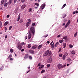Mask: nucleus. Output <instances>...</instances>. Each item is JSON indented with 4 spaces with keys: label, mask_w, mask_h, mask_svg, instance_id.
Masks as SVG:
<instances>
[{
    "label": "nucleus",
    "mask_w": 78,
    "mask_h": 78,
    "mask_svg": "<svg viewBox=\"0 0 78 78\" xmlns=\"http://www.w3.org/2000/svg\"><path fill=\"white\" fill-rule=\"evenodd\" d=\"M17 47L19 50H20L22 49V46H21V44L20 43H18L17 44Z\"/></svg>",
    "instance_id": "nucleus-3"
},
{
    "label": "nucleus",
    "mask_w": 78,
    "mask_h": 78,
    "mask_svg": "<svg viewBox=\"0 0 78 78\" xmlns=\"http://www.w3.org/2000/svg\"><path fill=\"white\" fill-rule=\"evenodd\" d=\"M47 36H48V34H47L46 35H45L44 36V37H47Z\"/></svg>",
    "instance_id": "nucleus-53"
},
{
    "label": "nucleus",
    "mask_w": 78,
    "mask_h": 78,
    "mask_svg": "<svg viewBox=\"0 0 78 78\" xmlns=\"http://www.w3.org/2000/svg\"><path fill=\"white\" fill-rule=\"evenodd\" d=\"M7 18H9V15H7Z\"/></svg>",
    "instance_id": "nucleus-56"
},
{
    "label": "nucleus",
    "mask_w": 78,
    "mask_h": 78,
    "mask_svg": "<svg viewBox=\"0 0 78 78\" xmlns=\"http://www.w3.org/2000/svg\"><path fill=\"white\" fill-rule=\"evenodd\" d=\"M58 67V69H62V65L60 64H59L57 65Z\"/></svg>",
    "instance_id": "nucleus-6"
},
{
    "label": "nucleus",
    "mask_w": 78,
    "mask_h": 78,
    "mask_svg": "<svg viewBox=\"0 0 78 78\" xmlns=\"http://www.w3.org/2000/svg\"><path fill=\"white\" fill-rule=\"evenodd\" d=\"M2 21L0 20V27L2 28Z\"/></svg>",
    "instance_id": "nucleus-26"
},
{
    "label": "nucleus",
    "mask_w": 78,
    "mask_h": 78,
    "mask_svg": "<svg viewBox=\"0 0 78 78\" xmlns=\"http://www.w3.org/2000/svg\"><path fill=\"white\" fill-rule=\"evenodd\" d=\"M4 6H5L6 7V6H8V3H5L4 5Z\"/></svg>",
    "instance_id": "nucleus-39"
},
{
    "label": "nucleus",
    "mask_w": 78,
    "mask_h": 78,
    "mask_svg": "<svg viewBox=\"0 0 78 78\" xmlns=\"http://www.w3.org/2000/svg\"><path fill=\"white\" fill-rule=\"evenodd\" d=\"M39 67V69H42V68H43L44 67V65H41Z\"/></svg>",
    "instance_id": "nucleus-14"
},
{
    "label": "nucleus",
    "mask_w": 78,
    "mask_h": 78,
    "mask_svg": "<svg viewBox=\"0 0 78 78\" xmlns=\"http://www.w3.org/2000/svg\"><path fill=\"white\" fill-rule=\"evenodd\" d=\"M28 54H25V56L24 57V58L27 59L28 58Z\"/></svg>",
    "instance_id": "nucleus-11"
},
{
    "label": "nucleus",
    "mask_w": 78,
    "mask_h": 78,
    "mask_svg": "<svg viewBox=\"0 0 78 78\" xmlns=\"http://www.w3.org/2000/svg\"><path fill=\"white\" fill-rule=\"evenodd\" d=\"M24 51V49H21V51Z\"/></svg>",
    "instance_id": "nucleus-60"
},
{
    "label": "nucleus",
    "mask_w": 78,
    "mask_h": 78,
    "mask_svg": "<svg viewBox=\"0 0 78 78\" xmlns=\"http://www.w3.org/2000/svg\"><path fill=\"white\" fill-rule=\"evenodd\" d=\"M62 54H59V57H62Z\"/></svg>",
    "instance_id": "nucleus-47"
},
{
    "label": "nucleus",
    "mask_w": 78,
    "mask_h": 78,
    "mask_svg": "<svg viewBox=\"0 0 78 78\" xmlns=\"http://www.w3.org/2000/svg\"><path fill=\"white\" fill-rule=\"evenodd\" d=\"M12 2V0H9L8 3L9 4V5H11V2Z\"/></svg>",
    "instance_id": "nucleus-20"
},
{
    "label": "nucleus",
    "mask_w": 78,
    "mask_h": 78,
    "mask_svg": "<svg viewBox=\"0 0 78 78\" xmlns=\"http://www.w3.org/2000/svg\"><path fill=\"white\" fill-rule=\"evenodd\" d=\"M37 47V46H36V45L33 46L32 47V49H33V50H34V49H36V47Z\"/></svg>",
    "instance_id": "nucleus-12"
},
{
    "label": "nucleus",
    "mask_w": 78,
    "mask_h": 78,
    "mask_svg": "<svg viewBox=\"0 0 78 78\" xmlns=\"http://www.w3.org/2000/svg\"><path fill=\"white\" fill-rule=\"evenodd\" d=\"M25 7H26L25 4H23L21 6V8L22 9H25Z\"/></svg>",
    "instance_id": "nucleus-7"
},
{
    "label": "nucleus",
    "mask_w": 78,
    "mask_h": 78,
    "mask_svg": "<svg viewBox=\"0 0 78 78\" xmlns=\"http://www.w3.org/2000/svg\"><path fill=\"white\" fill-rule=\"evenodd\" d=\"M31 22V20H30V19H29L28 20V22H29V23H30Z\"/></svg>",
    "instance_id": "nucleus-42"
},
{
    "label": "nucleus",
    "mask_w": 78,
    "mask_h": 78,
    "mask_svg": "<svg viewBox=\"0 0 78 78\" xmlns=\"http://www.w3.org/2000/svg\"><path fill=\"white\" fill-rule=\"evenodd\" d=\"M20 20V17H18L17 21H19Z\"/></svg>",
    "instance_id": "nucleus-52"
},
{
    "label": "nucleus",
    "mask_w": 78,
    "mask_h": 78,
    "mask_svg": "<svg viewBox=\"0 0 78 78\" xmlns=\"http://www.w3.org/2000/svg\"><path fill=\"white\" fill-rule=\"evenodd\" d=\"M48 53H49V54L48 56H50L51 55V51H49V50H47L44 53L43 56H47L48 55Z\"/></svg>",
    "instance_id": "nucleus-1"
},
{
    "label": "nucleus",
    "mask_w": 78,
    "mask_h": 78,
    "mask_svg": "<svg viewBox=\"0 0 78 78\" xmlns=\"http://www.w3.org/2000/svg\"><path fill=\"white\" fill-rule=\"evenodd\" d=\"M47 66L48 68V67L50 66V64H48L47 65Z\"/></svg>",
    "instance_id": "nucleus-48"
},
{
    "label": "nucleus",
    "mask_w": 78,
    "mask_h": 78,
    "mask_svg": "<svg viewBox=\"0 0 78 78\" xmlns=\"http://www.w3.org/2000/svg\"><path fill=\"white\" fill-rule=\"evenodd\" d=\"M64 42L63 40H61L59 41V42H60V43H62V42Z\"/></svg>",
    "instance_id": "nucleus-28"
},
{
    "label": "nucleus",
    "mask_w": 78,
    "mask_h": 78,
    "mask_svg": "<svg viewBox=\"0 0 78 78\" xmlns=\"http://www.w3.org/2000/svg\"><path fill=\"white\" fill-rule=\"evenodd\" d=\"M42 47V45L41 44L38 46V49H41Z\"/></svg>",
    "instance_id": "nucleus-13"
},
{
    "label": "nucleus",
    "mask_w": 78,
    "mask_h": 78,
    "mask_svg": "<svg viewBox=\"0 0 78 78\" xmlns=\"http://www.w3.org/2000/svg\"><path fill=\"white\" fill-rule=\"evenodd\" d=\"M68 25H69V24H66L65 26V28H66L67 27H68Z\"/></svg>",
    "instance_id": "nucleus-41"
},
{
    "label": "nucleus",
    "mask_w": 78,
    "mask_h": 78,
    "mask_svg": "<svg viewBox=\"0 0 78 78\" xmlns=\"http://www.w3.org/2000/svg\"><path fill=\"white\" fill-rule=\"evenodd\" d=\"M29 25H30V23L27 22L26 24V27H27H27H29Z\"/></svg>",
    "instance_id": "nucleus-10"
},
{
    "label": "nucleus",
    "mask_w": 78,
    "mask_h": 78,
    "mask_svg": "<svg viewBox=\"0 0 78 78\" xmlns=\"http://www.w3.org/2000/svg\"><path fill=\"white\" fill-rule=\"evenodd\" d=\"M29 58L31 60L32 59L33 57H32L31 56H29Z\"/></svg>",
    "instance_id": "nucleus-32"
},
{
    "label": "nucleus",
    "mask_w": 78,
    "mask_h": 78,
    "mask_svg": "<svg viewBox=\"0 0 78 78\" xmlns=\"http://www.w3.org/2000/svg\"><path fill=\"white\" fill-rule=\"evenodd\" d=\"M66 4H65L64 5H63V6L62 7V9L64 8V7H65V6H66Z\"/></svg>",
    "instance_id": "nucleus-27"
},
{
    "label": "nucleus",
    "mask_w": 78,
    "mask_h": 78,
    "mask_svg": "<svg viewBox=\"0 0 78 78\" xmlns=\"http://www.w3.org/2000/svg\"><path fill=\"white\" fill-rule=\"evenodd\" d=\"M66 55H64L62 57V59L63 60H65V59H66Z\"/></svg>",
    "instance_id": "nucleus-21"
},
{
    "label": "nucleus",
    "mask_w": 78,
    "mask_h": 78,
    "mask_svg": "<svg viewBox=\"0 0 78 78\" xmlns=\"http://www.w3.org/2000/svg\"><path fill=\"white\" fill-rule=\"evenodd\" d=\"M16 11H18V10H19L18 8V7L16 9Z\"/></svg>",
    "instance_id": "nucleus-59"
},
{
    "label": "nucleus",
    "mask_w": 78,
    "mask_h": 78,
    "mask_svg": "<svg viewBox=\"0 0 78 78\" xmlns=\"http://www.w3.org/2000/svg\"><path fill=\"white\" fill-rule=\"evenodd\" d=\"M32 8H30V9H29V12H30L31 11H33V10H32Z\"/></svg>",
    "instance_id": "nucleus-44"
},
{
    "label": "nucleus",
    "mask_w": 78,
    "mask_h": 78,
    "mask_svg": "<svg viewBox=\"0 0 78 78\" xmlns=\"http://www.w3.org/2000/svg\"><path fill=\"white\" fill-rule=\"evenodd\" d=\"M45 7V4H43L40 8V11H42V9H44Z\"/></svg>",
    "instance_id": "nucleus-4"
},
{
    "label": "nucleus",
    "mask_w": 78,
    "mask_h": 78,
    "mask_svg": "<svg viewBox=\"0 0 78 78\" xmlns=\"http://www.w3.org/2000/svg\"><path fill=\"white\" fill-rule=\"evenodd\" d=\"M4 1H5V0H2L1 1V4L3 5V2H4Z\"/></svg>",
    "instance_id": "nucleus-34"
},
{
    "label": "nucleus",
    "mask_w": 78,
    "mask_h": 78,
    "mask_svg": "<svg viewBox=\"0 0 78 78\" xmlns=\"http://www.w3.org/2000/svg\"><path fill=\"white\" fill-rule=\"evenodd\" d=\"M68 60L69 62H70V61H71V59H70V58H69L68 59Z\"/></svg>",
    "instance_id": "nucleus-54"
},
{
    "label": "nucleus",
    "mask_w": 78,
    "mask_h": 78,
    "mask_svg": "<svg viewBox=\"0 0 78 78\" xmlns=\"http://www.w3.org/2000/svg\"><path fill=\"white\" fill-rule=\"evenodd\" d=\"M78 33V32L77 31L74 35V37H76V36H77V34Z\"/></svg>",
    "instance_id": "nucleus-23"
},
{
    "label": "nucleus",
    "mask_w": 78,
    "mask_h": 78,
    "mask_svg": "<svg viewBox=\"0 0 78 78\" xmlns=\"http://www.w3.org/2000/svg\"><path fill=\"white\" fill-rule=\"evenodd\" d=\"M17 0H14V3H16V2H17Z\"/></svg>",
    "instance_id": "nucleus-51"
},
{
    "label": "nucleus",
    "mask_w": 78,
    "mask_h": 78,
    "mask_svg": "<svg viewBox=\"0 0 78 78\" xmlns=\"http://www.w3.org/2000/svg\"><path fill=\"white\" fill-rule=\"evenodd\" d=\"M67 65V64H65L64 65H63L62 66V68L64 67H65Z\"/></svg>",
    "instance_id": "nucleus-37"
},
{
    "label": "nucleus",
    "mask_w": 78,
    "mask_h": 78,
    "mask_svg": "<svg viewBox=\"0 0 78 78\" xmlns=\"http://www.w3.org/2000/svg\"><path fill=\"white\" fill-rule=\"evenodd\" d=\"M70 20H69L67 23V24H68V25L70 24Z\"/></svg>",
    "instance_id": "nucleus-35"
},
{
    "label": "nucleus",
    "mask_w": 78,
    "mask_h": 78,
    "mask_svg": "<svg viewBox=\"0 0 78 78\" xmlns=\"http://www.w3.org/2000/svg\"><path fill=\"white\" fill-rule=\"evenodd\" d=\"M53 41H52L50 44V45H52V44H53Z\"/></svg>",
    "instance_id": "nucleus-55"
},
{
    "label": "nucleus",
    "mask_w": 78,
    "mask_h": 78,
    "mask_svg": "<svg viewBox=\"0 0 78 78\" xmlns=\"http://www.w3.org/2000/svg\"><path fill=\"white\" fill-rule=\"evenodd\" d=\"M52 58L53 57H52V56H50L48 60V63H51V62Z\"/></svg>",
    "instance_id": "nucleus-5"
},
{
    "label": "nucleus",
    "mask_w": 78,
    "mask_h": 78,
    "mask_svg": "<svg viewBox=\"0 0 78 78\" xmlns=\"http://www.w3.org/2000/svg\"><path fill=\"white\" fill-rule=\"evenodd\" d=\"M31 47V44H29L27 46V47H28V48H30Z\"/></svg>",
    "instance_id": "nucleus-25"
},
{
    "label": "nucleus",
    "mask_w": 78,
    "mask_h": 78,
    "mask_svg": "<svg viewBox=\"0 0 78 78\" xmlns=\"http://www.w3.org/2000/svg\"><path fill=\"white\" fill-rule=\"evenodd\" d=\"M54 47H55V44L53 43V44L52 45H51V48H53Z\"/></svg>",
    "instance_id": "nucleus-17"
},
{
    "label": "nucleus",
    "mask_w": 78,
    "mask_h": 78,
    "mask_svg": "<svg viewBox=\"0 0 78 78\" xmlns=\"http://www.w3.org/2000/svg\"><path fill=\"white\" fill-rule=\"evenodd\" d=\"M25 0H21V2L22 3H24V2H25Z\"/></svg>",
    "instance_id": "nucleus-43"
},
{
    "label": "nucleus",
    "mask_w": 78,
    "mask_h": 78,
    "mask_svg": "<svg viewBox=\"0 0 78 78\" xmlns=\"http://www.w3.org/2000/svg\"><path fill=\"white\" fill-rule=\"evenodd\" d=\"M31 33H32V34H34V28L33 27H30V31L29 32Z\"/></svg>",
    "instance_id": "nucleus-2"
},
{
    "label": "nucleus",
    "mask_w": 78,
    "mask_h": 78,
    "mask_svg": "<svg viewBox=\"0 0 78 78\" xmlns=\"http://www.w3.org/2000/svg\"><path fill=\"white\" fill-rule=\"evenodd\" d=\"M35 25V23H32V26H34Z\"/></svg>",
    "instance_id": "nucleus-58"
},
{
    "label": "nucleus",
    "mask_w": 78,
    "mask_h": 78,
    "mask_svg": "<svg viewBox=\"0 0 78 78\" xmlns=\"http://www.w3.org/2000/svg\"><path fill=\"white\" fill-rule=\"evenodd\" d=\"M45 72V70H42L41 72V73H44V72Z\"/></svg>",
    "instance_id": "nucleus-45"
},
{
    "label": "nucleus",
    "mask_w": 78,
    "mask_h": 78,
    "mask_svg": "<svg viewBox=\"0 0 78 78\" xmlns=\"http://www.w3.org/2000/svg\"><path fill=\"white\" fill-rule=\"evenodd\" d=\"M27 38H28V36H26L25 37V40L27 39Z\"/></svg>",
    "instance_id": "nucleus-50"
},
{
    "label": "nucleus",
    "mask_w": 78,
    "mask_h": 78,
    "mask_svg": "<svg viewBox=\"0 0 78 78\" xmlns=\"http://www.w3.org/2000/svg\"><path fill=\"white\" fill-rule=\"evenodd\" d=\"M12 26H10L9 27V30H11V28H12Z\"/></svg>",
    "instance_id": "nucleus-30"
},
{
    "label": "nucleus",
    "mask_w": 78,
    "mask_h": 78,
    "mask_svg": "<svg viewBox=\"0 0 78 78\" xmlns=\"http://www.w3.org/2000/svg\"><path fill=\"white\" fill-rule=\"evenodd\" d=\"M47 44H50V42L49 41H47L46 42Z\"/></svg>",
    "instance_id": "nucleus-64"
},
{
    "label": "nucleus",
    "mask_w": 78,
    "mask_h": 78,
    "mask_svg": "<svg viewBox=\"0 0 78 78\" xmlns=\"http://www.w3.org/2000/svg\"><path fill=\"white\" fill-rule=\"evenodd\" d=\"M61 36V35H58V36L57 37H60Z\"/></svg>",
    "instance_id": "nucleus-63"
},
{
    "label": "nucleus",
    "mask_w": 78,
    "mask_h": 78,
    "mask_svg": "<svg viewBox=\"0 0 78 78\" xmlns=\"http://www.w3.org/2000/svg\"><path fill=\"white\" fill-rule=\"evenodd\" d=\"M23 22V20L21 19L20 21V23H22Z\"/></svg>",
    "instance_id": "nucleus-40"
},
{
    "label": "nucleus",
    "mask_w": 78,
    "mask_h": 78,
    "mask_svg": "<svg viewBox=\"0 0 78 78\" xmlns=\"http://www.w3.org/2000/svg\"><path fill=\"white\" fill-rule=\"evenodd\" d=\"M35 5H36L38 7L39 6V4H38L37 3H35Z\"/></svg>",
    "instance_id": "nucleus-31"
},
{
    "label": "nucleus",
    "mask_w": 78,
    "mask_h": 78,
    "mask_svg": "<svg viewBox=\"0 0 78 78\" xmlns=\"http://www.w3.org/2000/svg\"><path fill=\"white\" fill-rule=\"evenodd\" d=\"M9 59H10V61H12V60H13V59L12 58H9Z\"/></svg>",
    "instance_id": "nucleus-46"
},
{
    "label": "nucleus",
    "mask_w": 78,
    "mask_h": 78,
    "mask_svg": "<svg viewBox=\"0 0 78 78\" xmlns=\"http://www.w3.org/2000/svg\"><path fill=\"white\" fill-rule=\"evenodd\" d=\"M59 44V42H57L56 43L54 46V47H57V45H58Z\"/></svg>",
    "instance_id": "nucleus-15"
},
{
    "label": "nucleus",
    "mask_w": 78,
    "mask_h": 78,
    "mask_svg": "<svg viewBox=\"0 0 78 78\" xmlns=\"http://www.w3.org/2000/svg\"><path fill=\"white\" fill-rule=\"evenodd\" d=\"M31 33H30V32H29V35L28 36V39H30V38H31Z\"/></svg>",
    "instance_id": "nucleus-9"
},
{
    "label": "nucleus",
    "mask_w": 78,
    "mask_h": 78,
    "mask_svg": "<svg viewBox=\"0 0 78 78\" xmlns=\"http://www.w3.org/2000/svg\"><path fill=\"white\" fill-rule=\"evenodd\" d=\"M71 53V54H75V51H72Z\"/></svg>",
    "instance_id": "nucleus-22"
},
{
    "label": "nucleus",
    "mask_w": 78,
    "mask_h": 78,
    "mask_svg": "<svg viewBox=\"0 0 78 78\" xmlns=\"http://www.w3.org/2000/svg\"><path fill=\"white\" fill-rule=\"evenodd\" d=\"M69 55V53H67V52H66L65 54V55L67 56H68V55Z\"/></svg>",
    "instance_id": "nucleus-29"
},
{
    "label": "nucleus",
    "mask_w": 78,
    "mask_h": 78,
    "mask_svg": "<svg viewBox=\"0 0 78 78\" xmlns=\"http://www.w3.org/2000/svg\"><path fill=\"white\" fill-rule=\"evenodd\" d=\"M63 38L64 39H65V40H66L67 39V37L66 36H64L63 37Z\"/></svg>",
    "instance_id": "nucleus-24"
},
{
    "label": "nucleus",
    "mask_w": 78,
    "mask_h": 78,
    "mask_svg": "<svg viewBox=\"0 0 78 78\" xmlns=\"http://www.w3.org/2000/svg\"><path fill=\"white\" fill-rule=\"evenodd\" d=\"M69 46L70 48H72L73 47V45L72 44H70Z\"/></svg>",
    "instance_id": "nucleus-38"
},
{
    "label": "nucleus",
    "mask_w": 78,
    "mask_h": 78,
    "mask_svg": "<svg viewBox=\"0 0 78 78\" xmlns=\"http://www.w3.org/2000/svg\"><path fill=\"white\" fill-rule=\"evenodd\" d=\"M41 62H40V63H39L38 64V66L39 67V66H41Z\"/></svg>",
    "instance_id": "nucleus-49"
},
{
    "label": "nucleus",
    "mask_w": 78,
    "mask_h": 78,
    "mask_svg": "<svg viewBox=\"0 0 78 78\" xmlns=\"http://www.w3.org/2000/svg\"><path fill=\"white\" fill-rule=\"evenodd\" d=\"M63 46L64 48H66V43H63Z\"/></svg>",
    "instance_id": "nucleus-18"
},
{
    "label": "nucleus",
    "mask_w": 78,
    "mask_h": 78,
    "mask_svg": "<svg viewBox=\"0 0 78 78\" xmlns=\"http://www.w3.org/2000/svg\"><path fill=\"white\" fill-rule=\"evenodd\" d=\"M12 55L10 54L9 55L8 57L7 58V59H9V58H12Z\"/></svg>",
    "instance_id": "nucleus-19"
},
{
    "label": "nucleus",
    "mask_w": 78,
    "mask_h": 78,
    "mask_svg": "<svg viewBox=\"0 0 78 78\" xmlns=\"http://www.w3.org/2000/svg\"><path fill=\"white\" fill-rule=\"evenodd\" d=\"M10 51L11 53H12L13 51V49L11 48L10 49Z\"/></svg>",
    "instance_id": "nucleus-33"
},
{
    "label": "nucleus",
    "mask_w": 78,
    "mask_h": 78,
    "mask_svg": "<svg viewBox=\"0 0 78 78\" xmlns=\"http://www.w3.org/2000/svg\"><path fill=\"white\" fill-rule=\"evenodd\" d=\"M76 14H78V11L76 10Z\"/></svg>",
    "instance_id": "nucleus-62"
},
{
    "label": "nucleus",
    "mask_w": 78,
    "mask_h": 78,
    "mask_svg": "<svg viewBox=\"0 0 78 78\" xmlns=\"http://www.w3.org/2000/svg\"><path fill=\"white\" fill-rule=\"evenodd\" d=\"M8 23H9V22L8 21L6 22L5 23H4V25H5V26H6L8 24Z\"/></svg>",
    "instance_id": "nucleus-16"
},
{
    "label": "nucleus",
    "mask_w": 78,
    "mask_h": 78,
    "mask_svg": "<svg viewBox=\"0 0 78 78\" xmlns=\"http://www.w3.org/2000/svg\"><path fill=\"white\" fill-rule=\"evenodd\" d=\"M29 52L31 53V54H34V51L33 50H29Z\"/></svg>",
    "instance_id": "nucleus-8"
},
{
    "label": "nucleus",
    "mask_w": 78,
    "mask_h": 78,
    "mask_svg": "<svg viewBox=\"0 0 78 78\" xmlns=\"http://www.w3.org/2000/svg\"><path fill=\"white\" fill-rule=\"evenodd\" d=\"M66 14H65L64 15V16L63 17V18H64V17H66Z\"/></svg>",
    "instance_id": "nucleus-57"
},
{
    "label": "nucleus",
    "mask_w": 78,
    "mask_h": 78,
    "mask_svg": "<svg viewBox=\"0 0 78 78\" xmlns=\"http://www.w3.org/2000/svg\"><path fill=\"white\" fill-rule=\"evenodd\" d=\"M4 67V66H2L1 68H0V70H3Z\"/></svg>",
    "instance_id": "nucleus-36"
},
{
    "label": "nucleus",
    "mask_w": 78,
    "mask_h": 78,
    "mask_svg": "<svg viewBox=\"0 0 78 78\" xmlns=\"http://www.w3.org/2000/svg\"><path fill=\"white\" fill-rule=\"evenodd\" d=\"M59 51H61V48H60L59 49Z\"/></svg>",
    "instance_id": "nucleus-61"
}]
</instances>
